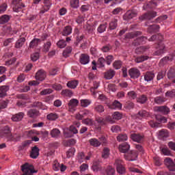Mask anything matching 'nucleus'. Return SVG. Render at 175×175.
Wrapping results in <instances>:
<instances>
[{
	"instance_id": "obj_1",
	"label": "nucleus",
	"mask_w": 175,
	"mask_h": 175,
	"mask_svg": "<svg viewBox=\"0 0 175 175\" xmlns=\"http://www.w3.org/2000/svg\"><path fill=\"white\" fill-rule=\"evenodd\" d=\"M21 170L23 172V175H33V173H36V171L33 170V166L27 163L21 166Z\"/></svg>"
},
{
	"instance_id": "obj_2",
	"label": "nucleus",
	"mask_w": 175,
	"mask_h": 175,
	"mask_svg": "<svg viewBox=\"0 0 175 175\" xmlns=\"http://www.w3.org/2000/svg\"><path fill=\"white\" fill-rule=\"evenodd\" d=\"M13 11L18 13V12H21L23 8H25V5L23 3V0H13Z\"/></svg>"
},
{
	"instance_id": "obj_3",
	"label": "nucleus",
	"mask_w": 175,
	"mask_h": 175,
	"mask_svg": "<svg viewBox=\"0 0 175 175\" xmlns=\"http://www.w3.org/2000/svg\"><path fill=\"white\" fill-rule=\"evenodd\" d=\"M114 165L116 167L118 173L120 174H124L125 173V167H124V162L121 159H117L115 161Z\"/></svg>"
},
{
	"instance_id": "obj_4",
	"label": "nucleus",
	"mask_w": 175,
	"mask_h": 175,
	"mask_svg": "<svg viewBox=\"0 0 175 175\" xmlns=\"http://www.w3.org/2000/svg\"><path fill=\"white\" fill-rule=\"evenodd\" d=\"M155 17H157V12L150 11L139 16V20L144 21V20H152Z\"/></svg>"
},
{
	"instance_id": "obj_5",
	"label": "nucleus",
	"mask_w": 175,
	"mask_h": 175,
	"mask_svg": "<svg viewBox=\"0 0 175 175\" xmlns=\"http://www.w3.org/2000/svg\"><path fill=\"white\" fill-rule=\"evenodd\" d=\"M150 117H151V113L145 109H141L135 114V118L138 120H147Z\"/></svg>"
},
{
	"instance_id": "obj_6",
	"label": "nucleus",
	"mask_w": 175,
	"mask_h": 175,
	"mask_svg": "<svg viewBox=\"0 0 175 175\" xmlns=\"http://www.w3.org/2000/svg\"><path fill=\"white\" fill-rule=\"evenodd\" d=\"M154 111L162 113V114H164L165 116H167V114L170 113V108L166 105L154 107Z\"/></svg>"
},
{
	"instance_id": "obj_7",
	"label": "nucleus",
	"mask_w": 175,
	"mask_h": 175,
	"mask_svg": "<svg viewBox=\"0 0 175 175\" xmlns=\"http://www.w3.org/2000/svg\"><path fill=\"white\" fill-rule=\"evenodd\" d=\"M155 77V74L152 71H148L144 73V80L146 83H151L154 81V78Z\"/></svg>"
},
{
	"instance_id": "obj_8",
	"label": "nucleus",
	"mask_w": 175,
	"mask_h": 175,
	"mask_svg": "<svg viewBox=\"0 0 175 175\" xmlns=\"http://www.w3.org/2000/svg\"><path fill=\"white\" fill-rule=\"evenodd\" d=\"M0 137H12L10 128L5 126L3 130L0 131Z\"/></svg>"
},
{
	"instance_id": "obj_9",
	"label": "nucleus",
	"mask_w": 175,
	"mask_h": 175,
	"mask_svg": "<svg viewBox=\"0 0 175 175\" xmlns=\"http://www.w3.org/2000/svg\"><path fill=\"white\" fill-rule=\"evenodd\" d=\"M137 16V12H136L135 10H129L123 16V19L128 21V20H131Z\"/></svg>"
},
{
	"instance_id": "obj_10",
	"label": "nucleus",
	"mask_w": 175,
	"mask_h": 175,
	"mask_svg": "<svg viewBox=\"0 0 175 175\" xmlns=\"http://www.w3.org/2000/svg\"><path fill=\"white\" fill-rule=\"evenodd\" d=\"M78 133L79 131H77V129L75 126H70L69 130L64 132V136L66 137H72L73 135H76Z\"/></svg>"
},
{
	"instance_id": "obj_11",
	"label": "nucleus",
	"mask_w": 175,
	"mask_h": 175,
	"mask_svg": "<svg viewBox=\"0 0 175 175\" xmlns=\"http://www.w3.org/2000/svg\"><path fill=\"white\" fill-rule=\"evenodd\" d=\"M129 75L131 79H137L140 77V70L136 68H132L129 70Z\"/></svg>"
},
{
	"instance_id": "obj_12",
	"label": "nucleus",
	"mask_w": 175,
	"mask_h": 175,
	"mask_svg": "<svg viewBox=\"0 0 175 175\" xmlns=\"http://www.w3.org/2000/svg\"><path fill=\"white\" fill-rule=\"evenodd\" d=\"M166 51V48L165 46V44H163L162 42H160L158 44L157 50L154 53V55H162V54H164V53Z\"/></svg>"
},
{
	"instance_id": "obj_13",
	"label": "nucleus",
	"mask_w": 175,
	"mask_h": 175,
	"mask_svg": "<svg viewBox=\"0 0 175 175\" xmlns=\"http://www.w3.org/2000/svg\"><path fill=\"white\" fill-rule=\"evenodd\" d=\"M79 105V100L76 98L71 99L68 103V109L70 111H76V107Z\"/></svg>"
},
{
	"instance_id": "obj_14",
	"label": "nucleus",
	"mask_w": 175,
	"mask_h": 175,
	"mask_svg": "<svg viewBox=\"0 0 175 175\" xmlns=\"http://www.w3.org/2000/svg\"><path fill=\"white\" fill-rule=\"evenodd\" d=\"M131 139L137 143H143L144 142V135L143 134L134 133L131 135Z\"/></svg>"
},
{
	"instance_id": "obj_15",
	"label": "nucleus",
	"mask_w": 175,
	"mask_h": 175,
	"mask_svg": "<svg viewBox=\"0 0 175 175\" xmlns=\"http://www.w3.org/2000/svg\"><path fill=\"white\" fill-rule=\"evenodd\" d=\"M36 79L38 80V81H43L44 79H46V71L44 70H39L36 73Z\"/></svg>"
},
{
	"instance_id": "obj_16",
	"label": "nucleus",
	"mask_w": 175,
	"mask_h": 175,
	"mask_svg": "<svg viewBox=\"0 0 175 175\" xmlns=\"http://www.w3.org/2000/svg\"><path fill=\"white\" fill-rule=\"evenodd\" d=\"M79 62L81 65L90 64V56L87 54L82 53L79 57Z\"/></svg>"
},
{
	"instance_id": "obj_17",
	"label": "nucleus",
	"mask_w": 175,
	"mask_h": 175,
	"mask_svg": "<svg viewBox=\"0 0 175 175\" xmlns=\"http://www.w3.org/2000/svg\"><path fill=\"white\" fill-rule=\"evenodd\" d=\"M147 42V37L141 36L137 38L133 42V46H139V44H144Z\"/></svg>"
},
{
	"instance_id": "obj_18",
	"label": "nucleus",
	"mask_w": 175,
	"mask_h": 175,
	"mask_svg": "<svg viewBox=\"0 0 175 175\" xmlns=\"http://www.w3.org/2000/svg\"><path fill=\"white\" fill-rule=\"evenodd\" d=\"M39 151H40V150L39 148H38V146L31 147V151L30 152L31 158L33 159H36V158L39 157Z\"/></svg>"
},
{
	"instance_id": "obj_19",
	"label": "nucleus",
	"mask_w": 175,
	"mask_h": 175,
	"mask_svg": "<svg viewBox=\"0 0 175 175\" xmlns=\"http://www.w3.org/2000/svg\"><path fill=\"white\" fill-rule=\"evenodd\" d=\"M72 31L73 28H72V26L67 25L63 28L62 31V35L63 36H69V35L72 34Z\"/></svg>"
},
{
	"instance_id": "obj_20",
	"label": "nucleus",
	"mask_w": 175,
	"mask_h": 175,
	"mask_svg": "<svg viewBox=\"0 0 175 175\" xmlns=\"http://www.w3.org/2000/svg\"><path fill=\"white\" fill-rule=\"evenodd\" d=\"M116 76V71L113 69H109L104 73V77L106 80H111Z\"/></svg>"
},
{
	"instance_id": "obj_21",
	"label": "nucleus",
	"mask_w": 175,
	"mask_h": 175,
	"mask_svg": "<svg viewBox=\"0 0 175 175\" xmlns=\"http://www.w3.org/2000/svg\"><path fill=\"white\" fill-rule=\"evenodd\" d=\"M23 118H24V113L19 112L13 115L11 119L12 121H14V122H18L19 121H21Z\"/></svg>"
},
{
	"instance_id": "obj_22",
	"label": "nucleus",
	"mask_w": 175,
	"mask_h": 175,
	"mask_svg": "<svg viewBox=\"0 0 175 175\" xmlns=\"http://www.w3.org/2000/svg\"><path fill=\"white\" fill-rule=\"evenodd\" d=\"M129 148H131V146L126 142H124L119 146V150L120 152H128V151H129Z\"/></svg>"
},
{
	"instance_id": "obj_23",
	"label": "nucleus",
	"mask_w": 175,
	"mask_h": 175,
	"mask_svg": "<svg viewBox=\"0 0 175 175\" xmlns=\"http://www.w3.org/2000/svg\"><path fill=\"white\" fill-rule=\"evenodd\" d=\"M10 90L9 85H2L0 86V98H3L6 96L7 93Z\"/></svg>"
},
{
	"instance_id": "obj_24",
	"label": "nucleus",
	"mask_w": 175,
	"mask_h": 175,
	"mask_svg": "<svg viewBox=\"0 0 175 175\" xmlns=\"http://www.w3.org/2000/svg\"><path fill=\"white\" fill-rule=\"evenodd\" d=\"M25 38L22 37L21 38H19L15 43V49H21V47H23V46H24L25 43Z\"/></svg>"
},
{
	"instance_id": "obj_25",
	"label": "nucleus",
	"mask_w": 175,
	"mask_h": 175,
	"mask_svg": "<svg viewBox=\"0 0 175 175\" xmlns=\"http://www.w3.org/2000/svg\"><path fill=\"white\" fill-rule=\"evenodd\" d=\"M66 85L68 88H71L72 90H75V88H77V86L79 85V81H77V80L69 81L67 83Z\"/></svg>"
},
{
	"instance_id": "obj_26",
	"label": "nucleus",
	"mask_w": 175,
	"mask_h": 175,
	"mask_svg": "<svg viewBox=\"0 0 175 175\" xmlns=\"http://www.w3.org/2000/svg\"><path fill=\"white\" fill-rule=\"evenodd\" d=\"M139 35H142L141 31H135V32L126 33L125 35V38H126V39H133L134 38L139 36Z\"/></svg>"
},
{
	"instance_id": "obj_27",
	"label": "nucleus",
	"mask_w": 175,
	"mask_h": 175,
	"mask_svg": "<svg viewBox=\"0 0 175 175\" xmlns=\"http://www.w3.org/2000/svg\"><path fill=\"white\" fill-rule=\"evenodd\" d=\"M32 107H38V109H41V110H47V107L39 101L34 102L32 104Z\"/></svg>"
},
{
	"instance_id": "obj_28",
	"label": "nucleus",
	"mask_w": 175,
	"mask_h": 175,
	"mask_svg": "<svg viewBox=\"0 0 175 175\" xmlns=\"http://www.w3.org/2000/svg\"><path fill=\"white\" fill-rule=\"evenodd\" d=\"M150 49V46H142L140 47H138L135 49L136 54H143L147 51Z\"/></svg>"
},
{
	"instance_id": "obj_29",
	"label": "nucleus",
	"mask_w": 175,
	"mask_h": 175,
	"mask_svg": "<svg viewBox=\"0 0 175 175\" xmlns=\"http://www.w3.org/2000/svg\"><path fill=\"white\" fill-rule=\"evenodd\" d=\"M159 139H166V137H169V131L166 129H162L159 132Z\"/></svg>"
},
{
	"instance_id": "obj_30",
	"label": "nucleus",
	"mask_w": 175,
	"mask_h": 175,
	"mask_svg": "<svg viewBox=\"0 0 175 175\" xmlns=\"http://www.w3.org/2000/svg\"><path fill=\"white\" fill-rule=\"evenodd\" d=\"M109 109H122V104L120 103L118 100H115L111 105L109 106Z\"/></svg>"
},
{
	"instance_id": "obj_31",
	"label": "nucleus",
	"mask_w": 175,
	"mask_h": 175,
	"mask_svg": "<svg viewBox=\"0 0 175 175\" xmlns=\"http://www.w3.org/2000/svg\"><path fill=\"white\" fill-rule=\"evenodd\" d=\"M27 116L31 118H35V117H38V116H39V111L36 109H29L27 111Z\"/></svg>"
},
{
	"instance_id": "obj_32",
	"label": "nucleus",
	"mask_w": 175,
	"mask_h": 175,
	"mask_svg": "<svg viewBox=\"0 0 175 175\" xmlns=\"http://www.w3.org/2000/svg\"><path fill=\"white\" fill-rule=\"evenodd\" d=\"M147 100H148V98L145 94H142L137 98V102L138 103H141L142 105H144Z\"/></svg>"
},
{
	"instance_id": "obj_33",
	"label": "nucleus",
	"mask_w": 175,
	"mask_h": 175,
	"mask_svg": "<svg viewBox=\"0 0 175 175\" xmlns=\"http://www.w3.org/2000/svg\"><path fill=\"white\" fill-rule=\"evenodd\" d=\"M59 118V116L56 113H51L46 116V118L49 121H55V120H58Z\"/></svg>"
},
{
	"instance_id": "obj_34",
	"label": "nucleus",
	"mask_w": 175,
	"mask_h": 175,
	"mask_svg": "<svg viewBox=\"0 0 175 175\" xmlns=\"http://www.w3.org/2000/svg\"><path fill=\"white\" fill-rule=\"evenodd\" d=\"M42 42V40L39 38H34L29 43L30 49H33V47H36L39 43Z\"/></svg>"
},
{
	"instance_id": "obj_35",
	"label": "nucleus",
	"mask_w": 175,
	"mask_h": 175,
	"mask_svg": "<svg viewBox=\"0 0 175 175\" xmlns=\"http://www.w3.org/2000/svg\"><path fill=\"white\" fill-rule=\"evenodd\" d=\"M174 57H173V55H172V57H163V59H161L160 60V62H159V66H163V65H166V64H167V62H169V61H171V59H173Z\"/></svg>"
},
{
	"instance_id": "obj_36",
	"label": "nucleus",
	"mask_w": 175,
	"mask_h": 175,
	"mask_svg": "<svg viewBox=\"0 0 175 175\" xmlns=\"http://www.w3.org/2000/svg\"><path fill=\"white\" fill-rule=\"evenodd\" d=\"M51 137H59V135H61V131L58 129H53L51 131Z\"/></svg>"
},
{
	"instance_id": "obj_37",
	"label": "nucleus",
	"mask_w": 175,
	"mask_h": 175,
	"mask_svg": "<svg viewBox=\"0 0 175 175\" xmlns=\"http://www.w3.org/2000/svg\"><path fill=\"white\" fill-rule=\"evenodd\" d=\"M158 29H159V25L154 24L149 26L148 32H149V33H152L153 32H157Z\"/></svg>"
},
{
	"instance_id": "obj_38",
	"label": "nucleus",
	"mask_w": 175,
	"mask_h": 175,
	"mask_svg": "<svg viewBox=\"0 0 175 175\" xmlns=\"http://www.w3.org/2000/svg\"><path fill=\"white\" fill-rule=\"evenodd\" d=\"M94 109L96 113H103L105 111V107L100 104H95Z\"/></svg>"
},
{
	"instance_id": "obj_39",
	"label": "nucleus",
	"mask_w": 175,
	"mask_h": 175,
	"mask_svg": "<svg viewBox=\"0 0 175 175\" xmlns=\"http://www.w3.org/2000/svg\"><path fill=\"white\" fill-rule=\"evenodd\" d=\"M118 20L114 18L109 23V29L111 30L116 29L117 27L118 26Z\"/></svg>"
},
{
	"instance_id": "obj_40",
	"label": "nucleus",
	"mask_w": 175,
	"mask_h": 175,
	"mask_svg": "<svg viewBox=\"0 0 175 175\" xmlns=\"http://www.w3.org/2000/svg\"><path fill=\"white\" fill-rule=\"evenodd\" d=\"M154 103H157V105H162L163 103H165V102H166V98L162 96H157L154 98Z\"/></svg>"
},
{
	"instance_id": "obj_41",
	"label": "nucleus",
	"mask_w": 175,
	"mask_h": 175,
	"mask_svg": "<svg viewBox=\"0 0 175 175\" xmlns=\"http://www.w3.org/2000/svg\"><path fill=\"white\" fill-rule=\"evenodd\" d=\"M107 28V23H105L103 24H100L97 28V31L98 33H103L106 31Z\"/></svg>"
},
{
	"instance_id": "obj_42",
	"label": "nucleus",
	"mask_w": 175,
	"mask_h": 175,
	"mask_svg": "<svg viewBox=\"0 0 175 175\" xmlns=\"http://www.w3.org/2000/svg\"><path fill=\"white\" fill-rule=\"evenodd\" d=\"M90 144L93 147H99L100 146V142L96 138H92L89 140Z\"/></svg>"
},
{
	"instance_id": "obj_43",
	"label": "nucleus",
	"mask_w": 175,
	"mask_h": 175,
	"mask_svg": "<svg viewBox=\"0 0 175 175\" xmlns=\"http://www.w3.org/2000/svg\"><path fill=\"white\" fill-rule=\"evenodd\" d=\"M10 20V16L4 14L0 17V24H6Z\"/></svg>"
},
{
	"instance_id": "obj_44",
	"label": "nucleus",
	"mask_w": 175,
	"mask_h": 175,
	"mask_svg": "<svg viewBox=\"0 0 175 175\" xmlns=\"http://www.w3.org/2000/svg\"><path fill=\"white\" fill-rule=\"evenodd\" d=\"M117 140L119 142H126V140H128V135H126V134H125V133L119 134L117 136Z\"/></svg>"
},
{
	"instance_id": "obj_45",
	"label": "nucleus",
	"mask_w": 175,
	"mask_h": 175,
	"mask_svg": "<svg viewBox=\"0 0 175 175\" xmlns=\"http://www.w3.org/2000/svg\"><path fill=\"white\" fill-rule=\"evenodd\" d=\"M163 39V36L161 34L153 35L148 39L149 42H154V40L161 41Z\"/></svg>"
},
{
	"instance_id": "obj_46",
	"label": "nucleus",
	"mask_w": 175,
	"mask_h": 175,
	"mask_svg": "<svg viewBox=\"0 0 175 175\" xmlns=\"http://www.w3.org/2000/svg\"><path fill=\"white\" fill-rule=\"evenodd\" d=\"M62 95L70 98L73 95V92L69 89H66L62 91Z\"/></svg>"
},
{
	"instance_id": "obj_47",
	"label": "nucleus",
	"mask_w": 175,
	"mask_h": 175,
	"mask_svg": "<svg viewBox=\"0 0 175 175\" xmlns=\"http://www.w3.org/2000/svg\"><path fill=\"white\" fill-rule=\"evenodd\" d=\"M148 59V56L147 55H142L135 58V61L137 64H140V62H144V61H147Z\"/></svg>"
},
{
	"instance_id": "obj_48",
	"label": "nucleus",
	"mask_w": 175,
	"mask_h": 175,
	"mask_svg": "<svg viewBox=\"0 0 175 175\" xmlns=\"http://www.w3.org/2000/svg\"><path fill=\"white\" fill-rule=\"evenodd\" d=\"M91 105V100L82 99L81 100V106L82 107H88Z\"/></svg>"
},
{
	"instance_id": "obj_49",
	"label": "nucleus",
	"mask_w": 175,
	"mask_h": 175,
	"mask_svg": "<svg viewBox=\"0 0 175 175\" xmlns=\"http://www.w3.org/2000/svg\"><path fill=\"white\" fill-rule=\"evenodd\" d=\"M72 53V47L71 46H67L66 49H65L63 51V56L65 57V58H68L69 57V54Z\"/></svg>"
},
{
	"instance_id": "obj_50",
	"label": "nucleus",
	"mask_w": 175,
	"mask_h": 175,
	"mask_svg": "<svg viewBox=\"0 0 175 175\" xmlns=\"http://www.w3.org/2000/svg\"><path fill=\"white\" fill-rule=\"evenodd\" d=\"M110 155V149L109 148H104L102 157L103 158H105V159L109 158V156Z\"/></svg>"
},
{
	"instance_id": "obj_51",
	"label": "nucleus",
	"mask_w": 175,
	"mask_h": 175,
	"mask_svg": "<svg viewBox=\"0 0 175 175\" xmlns=\"http://www.w3.org/2000/svg\"><path fill=\"white\" fill-rule=\"evenodd\" d=\"M155 6H157V3L150 1L148 4L144 5V10H146V9H152V8H155Z\"/></svg>"
},
{
	"instance_id": "obj_52",
	"label": "nucleus",
	"mask_w": 175,
	"mask_h": 175,
	"mask_svg": "<svg viewBox=\"0 0 175 175\" xmlns=\"http://www.w3.org/2000/svg\"><path fill=\"white\" fill-rule=\"evenodd\" d=\"M106 173L107 175H114L116 173V169L111 166H108L106 169Z\"/></svg>"
},
{
	"instance_id": "obj_53",
	"label": "nucleus",
	"mask_w": 175,
	"mask_h": 175,
	"mask_svg": "<svg viewBox=\"0 0 175 175\" xmlns=\"http://www.w3.org/2000/svg\"><path fill=\"white\" fill-rule=\"evenodd\" d=\"M96 121L98 122V124H99V125H106L105 118L98 116L96 118Z\"/></svg>"
},
{
	"instance_id": "obj_54",
	"label": "nucleus",
	"mask_w": 175,
	"mask_h": 175,
	"mask_svg": "<svg viewBox=\"0 0 175 175\" xmlns=\"http://www.w3.org/2000/svg\"><path fill=\"white\" fill-rule=\"evenodd\" d=\"M124 107L127 110H132L135 107V104L131 101H127L124 105Z\"/></svg>"
},
{
	"instance_id": "obj_55",
	"label": "nucleus",
	"mask_w": 175,
	"mask_h": 175,
	"mask_svg": "<svg viewBox=\"0 0 175 175\" xmlns=\"http://www.w3.org/2000/svg\"><path fill=\"white\" fill-rule=\"evenodd\" d=\"M148 124L151 128H159V126H161V124L159 122H157L154 120L149 121Z\"/></svg>"
},
{
	"instance_id": "obj_56",
	"label": "nucleus",
	"mask_w": 175,
	"mask_h": 175,
	"mask_svg": "<svg viewBox=\"0 0 175 175\" xmlns=\"http://www.w3.org/2000/svg\"><path fill=\"white\" fill-rule=\"evenodd\" d=\"M57 46H59V49H64L66 47V41H65V40H60L57 42Z\"/></svg>"
},
{
	"instance_id": "obj_57",
	"label": "nucleus",
	"mask_w": 175,
	"mask_h": 175,
	"mask_svg": "<svg viewBox=\"0 0 175 175\" xmlns=\"http://www.w3.org/2000/svg\"><path fill=\"white\" fill-rule=\"evenodd\" d=\"M168 79H173L175 77V68H170L167 72Z\"/></svg>"
},
{
	"instance_id": "obj_58",
	"label": "nucleus",
	"mask_w": 175,
	"mask_h": 175,
	"mask_svg": "<svg viewBox=\"0 0 175 175\" xmlns=\"http://www.w3.org/2000/svg\"><path fill=\"white\" fill-rule=\"evenodd\" d=\"M51 47V42L47 41L44 44V53H48L50 51V48Z\"/></svg>"
},
{
	"instance_id": "obj_59",
	"label": "nucleus",
	"mask_w": 175,
	"mask_h": 175,
	"mask_svg": "<svg viewBox=\"0 0 175 175\" xmlns=\"http://www.w3.org/2000/svg\"><path fill=\"white\" fill-rule=\"evenodd\" d=\"M113 66L115 69H121V66H122V62L120 60L115 61L113 64Z\"/></svg>"
},
{
	"instance_id": "obj_60",
	"label": "nucleus",
	"mask_w": 175,
	"mask_h": 175,
	"mask_svg": "<svg viewBox=\"0 0 175 175\" xmlns=\"http://www.w3.org/2000/svg\"><path fill=\"white\" fill-rule=\"evenodd\" d=\"M75 151L76 150L75 149V148H70L66 152L67 158H70L71 157H73L75 155Z\"/></svg>"
},
{
	"instance_id": "obj_61",
	"label": "nucleus",
	"mask_w": 175,
	"mask_h": 175,
	"mask_svg": "<svg viewBox=\"0 0 175 175\" xmlns=\"http://www.w3.org/2000/svg\"><path fill=\"white\" fill-rule=\"evenodd\" d=\"M112 117L113 118V120H121V118H122V114H121V113L116 111L114 112L113 114L112 115Z\"/></svg>"
},
{
	"instance_id": "obj_62",
	"label": "nucleus",
	"mask_w": 175,
	"mask_h": 175,
	"mask_svg": "<svg viewBox=\"0 0 175 175\" xmlns=\"http://www.w3.org/2000/svg\"><path fill=\"white\" fill-rule=\"evenodd\" d=\"M105 62H106V59H105V58L103 57H100L98 59V65L99 66L100 68H104L105 66Z\"/></svg>"
},
{
	"instance_id": "obj_63",
	"label": "nucleus",
	"mask_w": 175,
	"mask_h": 175,
	"mask_svg": "<svg viewBox=\"0 0 175 175\" xmlns=\"http://www.w3.org/2000/svg\"><path fill=\"white\" fill-rule=\"evenodd\" d=\"M70 5L74 9H77L79 8V0H71Z\"/></svg>"
},
{
	"instance_id": "obj_64",
	"label": "nucleus",
	"mask_w": 175,
	"mask_h": 175,
	"mask_svg": "<svg viewBox=\"0 0 175 175\" xmlns=\"http://www.w3.org/2000/svg\"><path fill=\"white\" fill-rule=\"evenodd\" d=\"M39 53H34L31 55V59L33 61V62H36L37 59H39Z\"/></svg>"
}]
</instances>
